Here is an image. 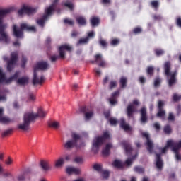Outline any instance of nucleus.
<instances>
[{
    "instance_id": "56",
    "label": "nucleus",
    "mask_w": 181,
    "mask_h": 181,
    "mask_svg": "<svg viewBox=\"0 0 181 181\" xmlns=\"http://www.w3.org/2000/svg\"><path fill=\"white\" fill-rule=\"evenodd\" d=\"M110 45H112V46H117V45H119V40L118 39L112 40V41L110 42Z\"/></svg>"
},
{
    "instance_id": "24",
    "label": "nucleus",
    "mask_w": 181,
    "mask_h": 181,
    "mask_svg": "<svg viewBox=\"0 0 181 181\" xmlns=\"http://www.w3.org/2000/svg\"><path fill=\"white\" fill-rule=\"evenodd\" d=\"M66 173H68V175H71V173H74V175H80V173H81V170L74 167H69L66 168Z\"/></svg>"
},
{
    "instance_id": "32",
    "label": "nucleus",
    "mask_w": 181,
    "mask_h": 181,
    "mask_svg": "<svg viewBox=\"0 0 181 181\" xmlns=\"http://www.w3.org/2000/svg\"><path fill=\"white\" fill-rule=\"evenodd\" d=\"M127 79L125 76H122L119 80L120 88H125L127 87Z\"/></svg>"
},
{
    "instance_id": "48",
    "label": "nucleus",
    "mask_w": 181,
    "mask_h": 181,
    "mask_svg": "<svg viewBox=\"0 0 181 181\" xmlns=\"http://www.w3.org/2000/svg\"><path fill=\"white\" fill-rule=\"evenodd\" d=\"M57 4H59V0H54L52 2V5H50L49 8H51L52 9V12H54L56 9V6H57Z\"/></svg>"
},
{
    "instance_id": "23",
    "label": "nucleus",
    "mask_w": 181,
    "mask_h": 181,
    "mask_svg": "<svg viewBox=\"0 0 181 181\" xmlns=\"http://www.w3.org/2000/svg\"><path fill=\"white\" fill-rule=\"evenodd\" d=\"M40 166L42 170L44 172H47L52 169V166H50V164L49 163V161L47 160H41L40 161Z\"/></svg>"
},
{
    "instance_id": "40",
    "label": "nucleus",
    "mask_w": 181,
    "mask_h": 181,
    "mask_svg": "<svg viewBox=\"0 0 181 181\" xmlns=\"http://www.w3.org/2000/svg\"><path fill=\"white\" fill-rule=\"evenodd\" d=\"M6 80V76H5V73L2 71V69H0V84H2V83H5V81Z\"/></svg>"
},
{
    "instance_id": "30",
    "label": "nucleus",
    "mask_w": 181,
    "mask_h": 181,
    "mask_svg": "<svg viewBox=\"0 0 181 181\" xmlns=\"http://www.w3.org/2000/svg\"><path fill=\"white\" fill-rule=\"evenodd\" d=\"M123 146L124 148V150L126 151V153H132V147L131 146V144L129 143L124 142L123 143Z\"/></svg>"
},
{
    "instance_id": "33",
    "label": "nucleus",
    "mask_w": 181,
    "mask_h": 181,
    "mask_svg": "<svg viewBox=\"0 0 181 181\" xmlns=\"http://www.w3.org/2000/svg\"><path fill=\"white\" fill-rule=\"evenodd\" d=\"M136 156H138V153L135 154V156H133L132 158H129L125 161V165L127 166H131L132 165V163L134 162V160L136 159Z\"/></svg>"
},
{
    "instance_id": "12",
    "label": "nucleus",
    "mask_w": 181,
    "mask_h": 181,
    "mask_svg": "<svg viewBox=\"0 0 181 181\" xmlns=\"http://www.w3.org/2000/svg\"><path fill=\"white\" fill-rule=\"evenodd\" d=\"M142 136L146 139V146H147V151H148L149 153H152L153 152V143L151 140L149 134L144 132L142 133Z\"/></svg>"
},
{
    "instance_id": "41",
    "label": "nucleus",
    "mask_w": 181,
    "mask_h": 181,
    "mask_svg": "<svg viewBox=\"0 0 181 181\" xmlns=\"http://www.w3.org/2000/svg\"><path fill=\"white\" fill-rule=\"evenodd\" d=\"M89 40H90L88 39V37H86L85 38H81L78 40L77 45H87V43H88Z\"/></svg>"
},
{
    "instance_id": "10",
    "label": "nucleus",
    "mask_w": 181,
    "mask_h": 181,
    "mask_svg": "<svg viewBox=\"0 0 181 181\" xmlns=\"http://www.w3.org/2000/svg\"><path fill=\"white\" fill-rule=\"evenodd\" d=\"M165 102L163 100H159L157 105L158 112L156 117L161 118L163 121H165V117L166 116V110H165Z\"/></svg>"
},
{
    "instance_id": "16",
    "label": "nucleus",
    "mask_w": 181,
    "mask_h": 181,
    "mask_svg": "<svg viewBox=\"0 0 181 181\" xmlns=\"http://www.w3.org/2000/svg\"><path fill=\"white\" fill-rule=\"evenodd\" d=\"M12 11H13V8L0 9V25H4L3 21L4 16H6V15H8V13H11Z\"/></svg>"
},
{
    "instance_id": "43",
    "label": "nucleus",
    "mask_w": 181,
    "mask_h": 181,
    "mask_svg": "<svg viewBox=\"0 0 181 181\" xmlns=\"http://www.w3.org/2000/svg\"><path fill=\"white\" fill-rule=\"evenodd\" d=\"M100 173H101L102 177H103V179H108V177H110V171L108 170H102V172Z\"/></svg>"
},
{
    "instance_id": "15",
    "label": "nucleus",
    "mask_w": 181,
    "mask_h": 181,
    "mask_svg": "<svg viewBox=\"0 0 181 181\" xmlns=\"http://www.w3.org/2000/svg\"><path fill=\"white\" fill-rule=\"evenodd\" d=\"M140 121L141 124H146V122H148V113L146 112V107H143L140 110Z\"/></svg>"
},
{
    "instance_id": "47",
    "label": "nucleus",
    "mask_w": 181,
    "mask_h": 181,
    "mask_svg": "<svg viewBox=\"0 0 181 181\" xmlns=\"http://www.w3.org/2000/svg\"><path fill=\"white\" fill-rule=\"evenodd\" d=\"M156 55L159 57V56H163V54H165V51H163V49H156L154 50Z\"/></svg>"
},
{
    "instance_id": "28",
    "label": "nucleus",
    "mask_w": 181,
    "mask_h": 181,
    "mask_svg": "<svg viewBox=\"0 0 181 181\" xmlns=\"http://www.w3.org/2000/svg\"><path fill=\"white\" fill-rule=\"evenodd\" d=\"M49 128H53V129H59L60 128V123L59 122H48Z\"/></svg>"
},
{
    "instance_id": "55",
    "label": "nucleus",
    "mask_w": 181,
    "mask_h": 181,
    "mask_svg": "<svg viewBox=\"0 0 181 181\" xmlns=\"http://www.w3.org/2000/svg\"><path fill=\"white\" fill-rule=\"evenodd\" d=\"M133 33H134V35H138L139 33H142V28H139V27H136L133 30Z\"/></svg>"
},
{
    "instance_id": "3",
    "label": "nucleus",
    "mask_w": 181,
    "mask_h": 181,
    "mask_svg": "<svg viewBox=\"0 0 181 181\" xmlns=\"http://www.w3.org/2000/svg\"><path fill=\"white\" fill-rule=\"evenodd\" d=\"M172 64L170 61L165 62L164 64V72L167 77H170L168 79V87H172L177 83V71L170 72Z\"/></svg>"
},
{
    "instance_id": "53",
    "label": "nucleus",
    "mask_w": 181,
    "mask_h": 181,
    "mask_svg": "<svg viewBox=\"0 0 181 181\" xmlns=\"http://www.w3.org/2000/svg\"><path fill=\"white\" fill-rule=\"evenodd\" d=\"M21 62H22L21 67L22 69H25V66H26V62H28V59H26V57L23 55Z\"/></svg>"
},
{
    "instance_id": "50",
    "label": "nucleus",
    "mask_w": 181,
    "mask_h": 181,
    "mask_svg": "<svg viewBox=\"0 0 181 181\" xmlns=\"http://www.w3.org/2000/svg\"><path fill=\"white\" fill-rule=\"evenodd\" d=\"M160 83H162V79L160 78H156L154 80V87H159Z\"/></svg>"
},
{
    "instance_id": "4",
    "label": "nucleus",
    "mask_w": 181,
    "mask_h": 181,
    "mask_svg": "<svg viewBox=\"0 0 181 181\" xmlns=\"http://www.w3.org/2000/svg\"><path fill=\"white\" fill-rule=\"evenodd\" d=\"M37 118V115L31 112H27L23 115V122L18 125V129L21 131H29L30 129V123L33 122Z\"/></svg>"
},
{
    "instance_id": "22",
    "label": "nucleus",
    "mask_w": 181,
    "mask_h": 181,
    "mask_svg": "<svg viewBox=\"0 0 181 181\" xmlns=\"http://www.w3.org/2000/svg\"><path fill=\"white\" fill-rule=\"evenodd\" d=\"M76 21L79 26H86L87 25V19L83 16L76 17Z\"/></svg>"
},
{
    "instance_id": "64",
    "label": "nucleus",
    "mask_w": 181,
    "mask_h": 181,
    "mask_svg": "<svg viewBox=\"0 0 181 181\" xmlns=\"http://www.w3.org/2000/svg\"><path fill=\"white\" fill-rule=\"evenodd\" d=\"M99 67H107V62L103 59L99 64H98Z\"/></svg>"
},
{
    "instance_id": "54",
    "label": "nucleus",
    "mask_w": 181,
    "mask_h": 181,
    "mask_svg": "<svg viewBox=\"0 0 181 181\" xmlns=\"http://www.w3.org/2000/svg\"><path fill=\"white\" fill-rule=\"evenodd\" d=\"M151 6L155 9H158V8H159V1H151Z\"/></svg>"
},
{
    "instance_id": "18",
    "label": "nucleus",
    "mask_w": 181,
    "mask_h": 181,
    "mask_svg": "<svg viewBox=\"0 0 181 181\" xmlns=\"http://www.w3.org/2000/svg\"><path fill=\"white\" fill-rule=\"evenodd\" d=\"M136 112L135 106L132 104L128 105L127 107V115L128 118H134V113Z\"/></svg>"
},
{
    "instance_id": "13",
    "label": "nucleus",
    "mask_w": 181,
    "mask_h": 181,
    "mask_svg": "<svg viewBox=\"0 0 181 181\" xmlns=\"http://www.w3.org/2000/svg\"><path fill=\"white\" fill-rule=\"evenodd\" d=\"M50 68V65L45 61L37 62L35 66L34 67V71L36 72L37 70H47V69Z\"/></svg>"
},
{
    "instance_id": "63",
    "label": "nucleus",
    "mask_w": 181,
    "mask_h": 181,
    "mask_svg": "<svg viewBox=\"0 0 181 181\" xmlns=\"http://www.w3.org/2000/svg\"><path fill=\"white\" fill-rule=\"evenodd\" d=\"M119 95V90H116L112 93L111 98L117 99V97Z\"/></svg>"
},
{
    "instance_id": "61",
    "label": "nucleus",
    "mask_w": 181,
    "mask_h": 181,
    "mask_svg": "<svg viewBox=\"0 0 181 181\" xmlns=\"http://www.w3.org/2000/svg\"><path fill=\"white\" fill-rule=\"evenodd\" d=\"M168 121H175V115L173 113L170 112L168 114Z\"/></svg>"
},
{
    "instance_id": "37",
    "label": "nucleus",
    "mask_w": 181,
    "mask_h": 181,
    "mask_svg": "<svg viewBox=\"0 0 181 181\" xmlns=\"http://www.w3.org/2000/svg\"><path fill=\"white\" fill-rule=\"evenodd\" d=\"M64 165V158H60L55 162V168H62Z\"/></svg>"
},
{
    "instance_id": "26",
    "label": "nucleus",
    "mask_w": 181,
    "mask_h": 181,
    "mask_svg": "<svg viewBox=\"0 0 181 181\" xmlns=\"http://www.w3.org/2000/svg\"><path fill=\"white\" fill-rule=\"evenodd\" d=\"M111 148H112V145L110 143L107 144L105 148L102 151V155L103 156H108Z\"/></svg>"
},
{
    "instance_id": "60",
    "label": "nucleus",
    "mask_w": 181,
    "mask_h": 181,
    "mask_svg": "<svg viewBox=\"0 0 181 181\" xmlns=\"http://www.w3.org/2000/svg\"><path fill=\"white\" fill-rule=\"evenodd\" d=\"M109 122L110 125H117V122H118L115 118H110L109 119Z\"/></svg>"
},
{
    "instance_id": "27",
    "label": "nucleus",
    "mask_w": 181,
    "mask_h": 181,
    "mask_svg": "<svg viewBox=\"0 0 181 181\" xmlns=\"http://www.w3.org/2000/svg\"><path fill=\"white\" fill-rule=\"evenodd\" d=\"M35 115H37V118H45V117L47 115V112L43 110V108L40 107L37 110V113L35 114Z\"/></svg>"
},
{
    "instance_id": "1",
    "label": "nucleus",
    "mask_w": 181,
    "mask_h": 181,
    "mask_svg": "<svg viewBox=\"0 0 181 181\" xmlns=\"http://www.w3.org/2000/svg\"><path fill=\"white\" fill-rule=\"evenodd\" d=\"M12 29L13 36L17 39H23V30H26L27 32H36V27L33 25H29L28 23H21L20 25V28L16 24H13Z\"/></svg>"
},
{
    "instance_id": "21",
    "label": "nucleus",
    "mask_w": 181,
    "mask_h": 181,
    "mask_svg": "<svg viewBox=\"0 0 181 181\" xmlns=\"http://www.w3.org/2000/svg\"><path fill=\"white\" fill-rule=\"evenodd\" d=\"M120 127L122 129H124L125 132H129L132 131V127H131L129 124H127V122H125L124 119H120Z\"/></svg>"
},
{
    "instance_id": "20",
    "label": "nucleus",
    "mask_w": 181,
    "mask_h": 181,
    "mask_svg": "<svg viewBox=\"0 0 181 181\" xmlns=\"http://www.w3.org/2000/svg\"><path fill=\"white\" fill-rule=\"evenodd\" d=\"M81 112H83L85 114V119H90L94 115V112L93 111L87 112L88 111V107L86 106H83L81 107Z\"/></svg>"
},
{
    "instance_id": "7",
    "label": "nucleus",
    "mask_w": 181,
    "mask_h": 181,
    "mask_svg": "<svg viewBox=\"0 0 181 181\" xmlns=\"http://www.w3.org/2000/svg\"><path fill=\"white\" fill-rule=\"evenodd\" d=\"M51 15H53V10L52 9V7L45 8V13L42 17L41 18L37 19V25L40 26V28H45L46 21L47 19H49V16H51Z\"/></svg>"
},
{
    "instance_id": "14",
    "label": "nucleus",
    "mask_w": 181,
    "mask_h": 181,
    "mask_svg": "<svg viewBox=\"0 0 181 181\" xmlns=\"http://www.w3.org/2000/svg\"><path fill=\"white\" fill-rule=\"evenodd\" d=\"M45 78L44 76H41L40 78L37 77V72L35 71H33V84L36 86V84H42L45 81Z\"/></svg>"
},
{
    "instance_id": "39",
    "label": "nucleus",
    "mask_w": 181,
    "mask_h": 181,
    "mask_svg": "<svg viewBox=\"0 0 181 181\" xmlns=\"http://www.w3.org/2000/svg\"><path fill=\"white\" fill-rule=\"evenodd\" d=\"M12 132H13V129H8L2 132L1 136L2 138H6L8 135H11Z\"/></svg>"
},
{
    "instance_id": "58",
    "label": "nucleus",
    "mask_w": 181,
    "mask_h": 181,
    "mask_svg": "<svg viewBox=\"0 0 181 181\" xmlns=\"http://www.w3.org/2000/svg\"><path fill=\"white\" fill-rule=\"evenodd\" d=\"M175 23L178 28H181V17H177L175 20Z\"/></svg>"
},
{
    "instance_id": "17",
    "label": "nucleus",
    "mask_w": 181,
    "mask_h": 181,
    "mask_svg": "<svg viewBox=\"0 0 181 181\" xmlns=\"http://www.w3.org/2000/svg\"><path fill=\"white\" fill-rule=\"evenodd\" d=\"M64 50H66L67 52H71V47L67 45H64L59 47V52L61 59H64L65 57Z\"/></svg>"
},
{
    "instance_id": "49",
    "label": "nucleus",
    "mask_w": 181,
    "mask_h": 181,
    "mask_svg": "<svg viewBox=\"0 0 181 181\" xmlns=\"http://www.w3.org/2000/svg\"><path fill=\"white\" fill-rule=\"evenodd\" d=\"M64 23L66 25H69V26H74V21L73 20H70L69 18L64 19Z\"/></svg>"
},
{
    "instance_id": "6",
    "label": "nucleus",
    "mask_w": 181,
    "mask_h": 181,
    "mask_svg": "<svg viewBox=\"0 0 181 181\" xmlns=\"http://www.w3.org/2000/svg\"><path fill=\"white\" fill-rule=\"evenodd\" d=\"M4 62H7V70L8 71H12L18 63V52H13L10 55V59L5 56L3 57Z\"/></svg>"
},
{
    "instance_id": "31",
    "label": "nucleus",
    "mask_w": 181,
    "mask_h": 181,
    "mask_svg": "<svg viewBox=\"0 0 181 181\" xmlns=\"http://www.w3.org/2000/svg\"><path fill=\"white\" fill-rule=\"evenodd\" d=\"M0 122H1V124H10V122H13V119L8 117L0 116Z\"/></svg>"
},
{
    "instance_id": "19",
    "label": "nucleus",
    "mask_w": 181,
    "mask_h": 181,
    "mask_svg": "<svg viewBox=\"0 0 181 181\" xmlns=\"http://www.w3.org/2000/svg\"><path fill=\"white\" fill-rule=\"evenodd\" d=\"M156 166L158 170L163 169V160H162V156L159 153H156Z\"/></svg>"
},
{
    "instance_id": "45",
    "label": "nucleus",
    "mask_w": 181,
    "mask_h": 181,
    "mask_svg": "<svg viewBox=\"0 0 181 181\" xmlns=\"http://www.w3.org/2000/svg\"><path fill=\"white\" fill-rule=\"evenodd\" d=\"M60 54L59 55H52L50 57H49V60L51 62V63H54L55 62H57L58 60V59H60Z\"/></svg>"
},
{
    "instance_id": "36",
    "label": "nucleus",
    "mask_w": 181,
    "mask_h": 181,
    "mask_svg": "<svg viewBox=\"0 0 181 181\" xmlns=\"http://www.w3.org/2000/svg\"><path fill=\"white\" fill-rule=\"evenodd\" d=\"M134 170L139 175L145 173V168L141 166H135Z\"/></svg>"
},
{
    "instance_id": "34",
    "label": "nucleus",
    "mask_w": 181,
    "mask_h": 181,
    "mask_svg": "<svg viewBox=\"0 0 181 181\" xmlns=\"http://www.w3.org/2000/svg\"><path fill=\"white\" fill-rule=\"evenodd\" d=\"M112 165L114 166V168H116L117 169H122L124 168V164L122 163V162L118 160H115L112 163Z\"/></svg>"
},
{
    "instance_id": "38",
    "label": "nucleus",
    "mask_w": 181,
    "mask_h": 181,
    "mask_svg": "<svg viewBox=\"0 0 181 181\" xmlns=\"http://www.w3.org/2000/svg\"><path fill=\"white\" fill-rule=\"evenodd\" d=\"M172 100L174 103H177L178 101H181V95L177 93H173L172 96Z\"/></svg>"
},
{
    "instance_id": "62",
    "label": "nucleus",
    "mask_w": 181,
    "mask_h": 181,
    "mask_svg": "<svg viewBox=\"0 0 181 181\" xmlns=\"http://www.w3.org/2000/svg\"><path fill=\"white\" fill-rule=\"evenodd\" d=\"M6 165H11L12 163H13V160L12 158L8 157V159L5 161Z\"/></svg>"
},
{
    "instance_id": "42",
    "label": "nucleus",
    "mask_w": 181,
    "mask_h": 181,
    "mask_svg": "<svg viewBox=\"0 0 181 181\" xmlns=\"http://www.w3.org/2000/svg\"><path fill=\"white\" fill-rule=\"evenodd\" d=\"M94 170H96V172H98V173H101L103 172V167L100 164H95L93 166Z\"/></svg>"
},
{
    "instance_id": "9",
    "label": "nucleus",
    "mask_w": 181,
    "mask_h": 181,
    "mask_svg": "<svg viewBox=\"0 0 181 181\" xmlns=\"http://www.w3.org/2000/svg\"><path fill=\"white\" fill-rule=\"evenodd\" d=\"M168 146L172 148L173 152L175 153L176 159H180V154H179V149L181 148V141L179 142H175L172 140L168 141Z\"/></svg>"
},
{
    "instance_id": "8",
    "label": "nucleus",
    "mask_w": 181,
    "mask_h": 181,
    "mask_svg": "<svg viewBox=\"0 0 181 181\" xmlns=\"http://www.w3.org/2000/svg\"><path fill=\"white\" fill-rule=\"evenodd\" d=\"M37 12V8H33L30 6L23 5L21 8L18 11L19 16H22L23 13L26 15H33Z\"/></svg>"
},
{
    "instance_id": "59",
    "label": "nucleus",
    "mask_w": 181,
    "mask_h": 181,
    "mask_svg": "<svg viewBox=\"0 0 181 181\" xmlns=\"http://www.w3.org/2000/svg\"><path fill=\"white\" fill-rule=\"evenodd\" d=\"M99 44L100 45V46H102V47H107V41H105V40H100Z\"/></svg>"
},
{
    "instance_id": "25",
    "label": "nucleus",
    "mask_w": 181,
    "mask_h": 181,
    "mask_svg": "<svg viewBox=\"0 0 181 181\" xmlns=\"http://www.w3.org/2000/svg\"><path fill=\"white\" fill-rule=\"evenodd\" d=\"M90 23L92 28H95V26H98L100 25V18L96 16H93L90 19Z\"/></svg>"
},
{
    "instance_id": "46",
    "label": "nucleus",
    "mask_w": 181,
    "mask_h": 181,
    "mask_svg": "<svg viewBox=\"0 0 181 181\" xmlns=\"http://www.w3.org/2000/svg\"><path fill=\"white\" fill-rule=\"evenodd\" d=\"M62 6H66V8H69L70 11H73L74 8V5L72 4V3L70 2H66L64 4H62Z\"/></svg>"
},
{
    "instance_id": "2",
    "label": "nucleus",
    "mask_w": 181,
    "mask_h": 181,
    "mask_svg": "<svg viewBox=\"0 0 181 181\" xmlns=\"http://www.w3.org/2000/svg\"><path fill=\"white\" fill-rule=\"evenodd\" d=\"M71 138L72 139L68 140L64 144V148L66 149V151H71L73 148H76V149L78 150L86 146V144L84 142H81L78 144V141H81V136L80 134L77 133H72Z\"/></svg>"
},
{
    "instance_id": "29",
    "label": "nucleus",
    "mask_w": 181,
    "mask_h": 181,
    "mask_svg": "<svg viewBox=\"0 0 181 181\" xmlns=\"http://www.w3.org/2000/svg\"><path fill=\"white\" fill-rule=\"evenodd\" d=\"M29 83V78L28 77H21L17 80V83L20 86H25Z\"/></svg>"
},
{
    "instance_id": "44",
    "label": "nucleus",
    "mask_w": 181,
    "mask_h": 181,
    "mask_svg": "<svg viewBox=\"0 0 181 181\" xmlns=\"http://www.w3.org/2000/svg\"><path fill=\"white\" fill-rule=\"evenodd\" d=\"M94 59H95V63H99L103 62V55H101V54H98L96 55H95L94 57Z\"/></svg>"
},
{
    "instance_id": "35",
    "label": "nucleus",
    "mask_w": 181,
    "mask_h": 181,
    "mask_svg": "<svg viewBox=\"0 0 181 181\" xmlns=\"http://www.w3.org/2000/svg\"><path fill=\"white\" fill-rule=\"evenodd\" d=\"M163 132L166 135H170V134H172V127H170V125L167 124V125L164 126Z\"/></svg>"
},
{
    "instance_id": "52",
    "label": "nucleus",
    "mask_w": 181,
    "mask_h": 181,
    "mask_svg": "<svg viewBox=\"0 0 181 181\" xmlns=\"http://www.w3.org/2000/svg\"><path fill=\"white\" fill-rule=\"evenodd\" d=\"M117 87V81H112L109 83V88L110 90H112Z\"/></svg>"
},
{
    "instance_id": "11",
    "label": "nucleus",
    "mask_w": 181,
    "mask_h": 181,
    "mask_svg": "<svg viewBox=\"0 0 181 181\" xmlns=\"http://www.w3.org/2000/svg\"><path fill=\"white\" fill-rule=\"evenodd\" d=\"M7 25L6 24L0 25V42H4L5 43H9L11 38L8 35V33L5 32Z\"/></svg>"
},
{
    "instance_id": "57",
    "label": "nucleus",
    "mask_w": 181,
    "mask_h": 181,
    "mask_svg": "<svg viewBox=\"0 0 181 181\" xmlns=\"http://www.w3.org/2000/svg\"><path fill=\"white\" fill-rule=\"evenodd\" d=\"M35 100H36V96L33 93H30L28 101H35Z\"/></svg>"
},
{
    "instance_id": "5",
    "label": "nucleus",
    "mask_w": 181,
    "mask_h": 181,
    "mask_svg": "<svg viewBox=\"0 0 181 181\" xmlns=\"http://www.w3.org/2000/svg\"><path fill=\"white\" fill-rule=\"evenodd\" d=\"M110 138V134L108 132H105L103 136L95 137L93 140L92 145V150L94 153H98L100 151V146H103V144L105 142L106 139Z\"/></svg>"
},
{
    "instance_id": "51",
    "label": "nucleus",
    "mask_w": 181,
    "mask_h": 181,
    "mask_svg": "<svg viewBox=\"0 0 181 181\" xmlns=\"http://www.w3.org/2000/svg\"><path fill=\"white\" fill-rule=\"evenodd\" d=\"M146 73L148 74V76H150V77H152L153 76V66L148 67Z\"/></svg>"
}]
</instances>
